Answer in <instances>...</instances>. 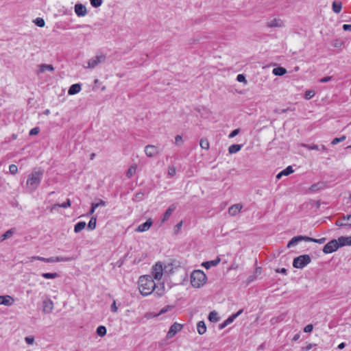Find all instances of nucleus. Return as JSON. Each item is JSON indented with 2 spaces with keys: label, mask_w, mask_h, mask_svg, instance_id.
<instances>
[{
  "label": "nucleus",
  "mask_w": 351,
  "mask_h": 351,
  "mask_svg": "<svg viewBox=\"0 0 351 351\" xmlns=\"http://www.w3.org/2000/svg\"><path fill=\"white\" fill-rule=\"evenodd\" d=\"M315 346V344L309 343L306 347L302 348V349L303 350H309L312 349Z\"/></svg>",
  "instance_id": "680f3d73"
},
{
  "label": "nucleus",
  "mask_w": 351,
  "mask_h": 351,
  "mask_svg": "<svg viewBox=\"0 0 351 351\" xmlns=\"http://www.w3.org/2000/svg\"><path fill=\"white\" fill-rule=\"evenodd\" d=\"M97 334L99 337H104L106 334V328L104 326H100L97 328Z\"/></svg>",
  "instance_id": "e433bc0d"
},
{
  "label": "nucleus",
  "mask_w": 351,
  "mask_h": 351,
  "mask_svg": "<svg viewBox=\"0 0 351 351\" xmlns=\"http://www.w3.org/2000/svg\"><path fill=\"white\" fill-rule=\"evenodd\" d=\"M239 132V129H236V130H234L233 131L231 132V133L229 134V138H233L236 135H237Z\"/></svg>",
  "instance_id": "13d9d810"
},
{
  "label": "nucleus",
  "mask_w": 351,
  "mask_h": 351,
  "mask_svg": "<svg viewBox=\"0 0 351 351\" xmlns=\"http://www.w3.org/2000/svg\"><path fill=\"white\" fill-rule=\"evenodd\" d=\"M338 239L341 247L345 245H351V236L340 237Z\"/></svg>",
  "instance_id": "4be33fe9"
},
{
  "label": "nucleus",
  "mask_w": 351,
  "mask_h": 351,
  "mask_svg": "<svg viewBox=\"0 0 351 351\" xmlns=\"http://www.w3.org/2000/svg\"><path fill=\"white\" fill-rule=\"evenodd\" d=\"M10 173L12 175H15L18 172V167L15 165H10L9 167Z\"/></svg>",
  "instance_id": "a19ab883"
},
{
  "label": "nucleus",
  "mask_w": 351,
  "mask_h": 351,
  "mask_svg": "<svg viewBox=\"0 0 351 351\" xmlns=\"http://www.w3.org/2000/svg\"><path fill=\"white\" fill-rule=\"evenodd\" d=\"M342 45H343V42L338 39H336V40H333V42H332V45L335 47H340L342 46Z\"/></svg>",
  "instance_id": "3c124183"
},
{
  "label": "nucleus",
  "mask_w": 351,
  "mask_h": 351,
  "mask_svg": "<svg viewBox=\"0 0 351 351\" xmlns=\"http://www.w3.org/2000/svg\"><path fill=\"white\" fill-rule=\"evenodd\" d=\"M332 10L335 13H339L341 10V8H342V4L341 2H337V1H334L332 3Z\"/></svg>",
  "instance_id": "c85d7f7f"
},
{
  "label": "nucleus",
  "mask_w": 351,
  "mask_h": 351,
  "mask_svg": "<svg viewBox=\"0 0 351 351\" xmlns=\"http://www.w3.org/2000/svg\"><path fill=\"white\" fill-rule=\"evenodd\" d=\"M206 280V275L202 270H195L191 274V284L194 288H200Z\"/></svg>",
  "instance_id": "7ed1b4c3"
},
{
  "label": "nucleus",
  "mask_w": 351,
  "mask_h": 351,
  "mask_svg": "<svg viewBox=\"0 0 351 351\" xmlns=\"http://www.w3.org/2000/svg\"><path fill=\"white\" fill-rule=\"evenodd\" d=\"M315 95V92L313 90H307L305 93V99H310Z\"/></svg>",
  "instance_id": "de8ad7c7"
},
{
  "label": "nucleus",
  "mask_w": 351,
  "mask_h": 351,
  "mask_svg": "<svg viewBox=\"0 0 351 351\" xmlns=\"http://www.w3.org/2000/svg\"><path fill=\"white\" fill-rule=\"evenodd\" d=\"M241 145L238 144H234L229 147L228 152L230 154H234L240 151Z\"/></svg>",
  "instance_id": "c756f323"
},
{
  "label": "nucleus",
  "mask_w": 351,
  "mask_h": 351,
  "mask_svg": "<svg viewBox=\"0 0 351 351\" xmlns=\"http://www.w3.org/2000/svg\"><path fill=\"white\" fill-rule=\"evenodd\" d=\"M243 206L241 204H236L228 208V214L231 216H236L242 209Z\"/></svg>",
  "instance_id": "dca6fc26"
},
{
  "label": "nucleus",
  "mask_w": 351,
  "mask_h": 351,
  "mask_svg": "<svg viewBox=\"0 0 351 351\" xmlns=\"http://www.w3.org/2000/svg\"><path fill=\"white\" fill-rule=\"evenodd\" d=\"M53 309V302L49 298L46 299L43 302V311L45 313H50Z\"/></svg>",
  "instance_id": "4468645a"
},
{
  "label": "nucleus",
  "mask_w": 351,
  "mask_h": 351,
  "mask_svg": "<svg viewBox=\"0 0 351 351\" xmlns=\"http://www.w3.org/2000/svg\"><path fill=\"white\" fill-rule=\"evenodd\" d=\"M303 147L307 148L309 150H319V146L317 145H302Z\"/></svg>",
  "instance_id": "ea45409f"
},
{
  "label": "nucleus",
  "mask_w": 351,
  "mask_h": 351,
  "mask_svg": "<svg viewBox=\"0 0 351 351\" xmlns=\"http://www.w3.org/2000/svg\"><path fill=\"white\" fill-rule=\"evenodd\" d=\"M136 165H133L131 167H130V168L128 169V170L126 172V176L128 177V178H132L136 173Z\"/></svg>",
  "instance_id": "7c9ffc66"
},
{
  "label": "nucleus",
  "mask_w": 351,
  "mask_h": 351,
  "mask_svg": "<svg viewBox=\"0 0 351 351\" xmlns=\"http://www.w3.org/2000/svg\"><path fill=\"white\" fill-rule=\"evenodd\" d=\"M25 341L29 344V345H32L34 343V337L33 336H28V337H26L25 338Z\"/></svg>",
  "instance_id": "a18cd8bd"
},
{
  "label": "nucleus",
  "mask_w": 351,
  "mask_h": 351,
  "mask_svg": "<svg viewBox=\"0 0 351 351\" xmlns=\"http://www.w3.org/2000/svg\"><path fill=\"white\" fill-rule=\"evenodd\" d=\"M86 226V223L84 221H80L75 225L74 231L75 233H78L82 231Z\"/></svg>",
  "instance_id": "2f4dec72"
},
{
  "label": "nucleus",
  "mask_w": 351,
  "mask_h": 351,
  "mask_svg": "<svg viewBox=\"0 0 351 351\" xmlns=\"http://www.w3.org/2000/svg\"><path fill=\"white\" fill-rule=\"evenodd\" d=\"M309 239L310 240H307V241H312V242L317 243H319V244L324 243L326 241V238H322V239H313V238L309 237Z\"/></svg>",
  "instance_id": "c03bdc74"
},
{
  "label": "nucleus",
  "mask_w": 351,
  "mask_h": 351,
  "mask_svg": "<svg viewBox=\"0 0 351 351\" xmlns=\"http://www.w3.org/2000/svg\"><path fill=\"white\" fill-rule=\"evenodd\" d=\"M293 172V169L291 166L287 167L285 169L280 171L277 176V179H280L283 176H289Z\"/></svg>",
  "instance_id": "5701e85b"
},
{
  "label": "nucleus",
  "mask_w": 351,
  "mask_h": 351,
  "mask_svg": "<svg viewBox=\"0 0 351 351\" xmlns=\"http://www.w3.org/2000/svg\"><path fill=\"white\" fill-rule=\"evenodd\" d=\"M340 247L339 239H333L326 244L323 248V252L325 254H330L337 250Z\"/></svg>",
  "instance_id": "423d86ee"
},
{
  "label": "nucleus",
  "mask_w": 351,
  "mask_h": 351,
  "mask_svg": "<svg viewBox=\"0 0 351 351\" xmlns=\"http://www.w3.org/2000/svg\"><path fill=\"white\" fill-rule=\"evenodd\" d=\"M152 220L151 219H147L145 223L139 225L136 229L137 232H143L148 230L152 225Z\"/></svg>",
  "instance_id": "f3484780"
},
{
  "label": "nucleus",
  "mask_w": 351,
  "mask_h": 351,
  "mask_svg": "<svg viewBox=\"0 0 351 351\" xmlns=\"http://www.w3.org/2000/svg\"><path fill=\"white\" fill-rule=\"evenodd\" d=\"M58 208H60V204H55L51 207L50 210L51 212H53V210H56Z\"/></svg>",
  "instance_id": "69168bd1"
},
{
  "label": "nucleus",
  "mask_w": 351,
  "mask_h": 351,
  "mask_svg": "<svg viewBox=\"0 0 351 351\" xmlns=\"http://www.w3.org/2000/svg\"><path fill=\"white\" fill-rule=\"evenodd\" d=\"M267 27L270 28H280L285 26L284 21L279 18H275L267 22Z\"/></svg>",
  "instance_id": "6e6552de"
},
{
  "label": "nucleus",
  "mask_w": 351,
  "mask_h": 351,
  "mask_svg": "<svg viewBox=\"0 0 351 351\" xmlns=\"http://www.w3.org/2000/svg\"><path fill=\"white\" fill-rule=\"evenodd\" d=\"M145 152L147 156L154 157L159 154V150L156 146L148 145L145 147Z\"/></svg>",
  "instance_id": "1a4fd4ad"
},
{
  "label": "nucleus",
  "mask_w": 351,
  "mask_h": 351,
  "mask_svg": "<svg viewBox=\"0 0 351 351\" xmlns=\"http://www.w3.org/2000/svg\"><path fill=\"white\" fill-rule=\"evenodd\" d=\"M307 240H310L308 237L306 236H297L293 237L288 243L287 247H291L293 246L296 245L299 242L304 241H307Z\"/></svg>",
  "instance_id": "f8f14e48"
},
{
  "label": "nucleus",
  "mask_w": 351,
  "mask_h": 351,
  "mask_svg": "<svg viewBox=\"0 0 351 351\" xmlns=\"http://www.w3.org/2000/svg\"><path fill=\"white\" fill-rule=\"evenodd\" d=\"M227 324L226 323V322L224 321L222 324H221L219 326V329H223L226 326H227Z\"/></svg>",
  "instance_id": "774afa93"
},
{
  "label": "nucleus",
  "mask_w": 351,
  "mask_h": 351,
  "mask_svg": "<svg viewBox=\"0 0 351 351\" xmlns=\"http://www.w3.org/2000/svg\"><path fill=\"white\" fill-rule=\"evenodd\" d=\"M44 171L40 168L34 169L28 176L26 181V188L32 193L39 186L43 177Z\"/></svg>",
  "instance_id": "f03ea898"
},
{
  "label": "nucleus",
  "mask_w": 351,
  "mask_h": 351,
  "mask_svg": "<svg viewBox=\"0 0 351 351\" xmlns=\"http://www.w3.org/2000/svg\"><path fill=\"white\" fill-rule=\"evenodd\" d=\"M331 79H332L331 76H328V77H325L320 79L319 82L321 83H325V82H328L330 81Z\"/></svg>",
  "instance_id": "bf43d9fd"
},
{
  "label": "nucleus",
  "mask_w": 351,
  "mask_h": 351,
  "mask_svg": "<svg viewBox=\"0 0 351 351\" xmlns=\"http://www.w3.org/2000/svg\"><path fill=\"white\" fill-rule=\"evenodd\" d=\"M90 4L94 8L99 7L102 3V0H90Z\"/></svg>",
  "instance_id": "79ce46f5"
},
{
  "label": "nucleus",
  "mask_w": 351,
  "mask_h": 351,
  "mask_svg": "<svg viewBox=\"0 0 351 351\" xmlns=\"http://www.w3.org/2000/svg\"><path fill=\"white\" fill-rule=\"evenodd\" d=\"M71 204V200L69 199H67L66 202H64L62 204H60V208H66L70 207Z\"/></svg>",
  "instance_id": "8fccbe9b"
},
{
  "label": "nucleus",
  "mask_w": 351,
  "mask_h": 351,
  "mask_svg": "<svg viewBox=\"0 0 351 351\" xmlns=\"http://www.w3.org/2000/svg\"><path fill=\"white\" fill-rule=\"evenodd\" d=\"M199 145L202 149H209V142L206 138H202L199 141Z\"/></svg>",
  "instance_id": "c9c22d12"
},
{
  "label": "nucleus",
  "mask_w": 351,
  "mask_h": 351,
  "mask_svg": "<svg viewBox=\"0 0 351 351\" xmlns=\"http://www.w3.org/2000/svg\"><path fill=\"white\" fill-rule=\"evenodd\" d=\"M208 319L211 322H214V323H216L217 322H219V317L218 316V314L217 312L215 311H212L209 313V315H208Z\"/></svg>",
  "instance_id": "bb28decb"
},
{
  "label": "nucleus",
  "mask_w": 351,
  "mask_h": 351,
  "mask_svg": "<svg viewBox=\"0 0 351 351\" xmlns=\"http://www.w3.org/2000/svg\"><path fill=\"white\" fill-rule=\"evenodd\" d=\"M309 190L311 191H315L319 190L318 184H313L310 188Z\"/></svg>",
  "instance_id": "0e129e2a"
},
{
  "label": "nucleus",
  "mask_w": 351,
  "mask_h": 351,
  "mask_svg": "<svg viewBox=\"0 0 351 351\" xmlns=\"http://www.w3.org/2000/svg\"><path fill=\"white\" fill-rule=\"evenodd\" d=\"M311 261V259L309 255H301L294 258L293 266L295 268L302 269L310 263Z\"/></svg>",
  "instance_id": "39448f33"
},
{
  "label": "nucleus",
  "mask_w": 351,
  "mask_h": 351,
  "mask_svg": "<svg viewBox=\"0 0 351 351\" xmlns=\"http://www.w3.org/2000/svg\"><path fill=\"white\" fill-rule=\"evenodd\" d=\"M97 208V205H93V204H91V208L90 210V212H89V214L90 215H93L95 210V209Z\"/></svg>",
  "instance_id": "338daca9"
},
{
  "label": "nucleus",
  "mask_w": 351,
  "mask_h": 351,
  "mask_svg": "<svg viewBox=\"0 0 351 351\" xmlns=\"http://www.w3.org/2000/svg\"><path fill=\"white\" fill-rule=\"evenodd\" d=\"M110 310L113 313H116L118 311V307L117 306L116 302L114 300L111 304Z\"/></svg>",
  "instance_id": "6e6d98bb"
},
{
  "label": "nucleus",
  "mask_w": 351,
  "mask_h": 351,
  "mask_svg": "<svg viewBox=\"0 0 351 351\" xmlns=\"http://www.w3.org/2000/svg\"><path fill=\"white\" fill-rule=\"evenodd\" d=\"M343 29L345 31H350V32H351V25L344 24L343 25Z\"/></svg>",
  "instance_id": "e2e57ef3"
},
{
  "label": "nucleus",
  "mask_w": 351,
  "mask_h": 351,
  "mask_svg": "<svg viewBox=\"0 0 351 351\" xmlns=\"http://www.w3.org/2000/svg\"><path fill=\"white\" fill-rule=\"evenodd\" d=\"M176 205L175 204L171 205L165 213L162 221H165L166 220H167L172 214V213L176 210Z\"/></svg>",
  "instance_id": "412c9836"
},
{
  "label": "nucleus",
  "mask_w": 351,
  "mask_h": 351,
  "mask_svg": "<svg viewBox=\"0 0 351 351\" xmlns=\"http://www.w3.org/2000/svg\"><path fill=\"white\" fill-rule=\"evenodd\" d=\"M221 261L220 258H217L215 260L206 261L202 263V266L204 267L206 269H209L211 267L217 266Z\"/></svg>",
  "instance_id": "6ab92c4d"
},
{
  "label": "nucleus",
  "mask_w": 351,
  "mask_h": 351,
  "mask_svg": "<svg viewBox=\"0 0 351 351\" xmlns=\"http://www.w3.org/2000/svg\"><path fill=\"white\" fill-rule=\"evenodd\" d=\"M182 326L178 323H174L169 328L167 337L170 339L172 338L177 332L181 330Z\"/></svg>",
  "instance_id": "9b49d317"
},
{
  "label": "nucleus",
  "mask_w": 351,
  "mask_h": 351,
  "mask_svg": "<svg viewBox=\"0 0 351 351\" xmlns=\"http://www.w3.org/2000/svg\"><path fill=\"white\" fill-rule=\"evenodd\" d=\"M53 71L54 67L51 64H42L39 65L38 73H44L45 71Z\"/></svg>",
  "instance_id": "b1692460"
},
{
  "label": "nucleus",
  "mask_w": 351,
  "mask_h": 351,
  "mask_svg": "<svg viewBox=\"0 0 351 351\" xmlns=\"http://www.w3.org/2000/svg\"><path fill=\"white\" fill-rule=\"evenodd\" d=\"M313 326L312 324H308L304 328V332H311L313 330Z\"/></svg>",
  "instance_id": "5fc2aeb1"
},
{
  "label": "nucleus",
  "mask_w": 351,
  "mask_h": 351,
  "mask_svg": "<svg viewBox=\"0 0 351 351\" xmlns=\"http://www.w3.org/2000/svg\"><path fill=\"white\" fill-rule=\"evenodd\" d=\"M144 196V193H142V192H139V193H137L136 195H135V198L137 199V200H141L143 199Z\"/></svg>",
  "instance_id": "052dcab7"
},
{
  "label": "nucleus",
  "mask_w": 351,
  "mask_h": 351,
  "mask_svg": "<svg viewBox=\"0 0 351 351\" xmlns=\"http://www.w3.org/2000/svg\"><path fill=\"white\" fill-rule=\"evenodd\" d=\"M335 224L338 226H350L351 215H343L341 219H339L336 221Z\"/></svg>",
  "instance_id": "9d476101"
},
{
  "label": "nucleus",
  "mask_w": 351,
  "mask_h": 351,
  "mask_svg": "<svg viewBox=\"0 0 351 351\" xmlns=\"http://www.w3.org/2000/svg\"><path fill=\"white\" fill-rule=\"evenodd\" d=\"M31 259L32 260H38V261H40L47 263V258H44V257H41V256H32L31 258Z\"/></svg>",
  "instance_id": "864d4df0"
},
{
  "label": "nucleus",
  "mask_w": 351,
  "mask_h": 351,
  "mask_svg": "<svg viewBox=\"0 0 351 351\" xmlns=\"http://www.w3.org/2000/svg\"><path fill=\"white\" fill-rule=\"evenodd\" d=\"M73 260V258L70 257H62V256H56V257H50L47 258V263H54V262H67Z\"/></svg>",
  "instance_id": "a211bd4d"
},
{
  "label": "nucleus",
  "mask_w": 351,
  "mask_h": 351,
  "mask_svg": "<svg viewBox=\"0 0 351 351\" xmlns=\"http://www.w3.org/2000/svg\"><path fill=\"white\" fill-rule=\"evenodd\" d=\"M176 173V169L174 166H169L168 167L167 175L169 178L173 177Z\"/></svg>",
  "instance_id": "4c0bfd02"
},
{
  "label": "nucleus",
  "mask_w": 351,
  "mask_h": 351,
  "mask_svg": "<svg viewBox=\"0 0 351 351\" xmlns=\"http://www.w3.org/2000/svg\"><path fill=\"white\" fill-rule=\"evenodd\" d=\"M92 204L93 205H97V208H98L99 206H106V202L102 199H99V201L97 203H92Z\"/></svg>",
  "instance_id": "603ef678"
},
{
  "label": "nucleus",
  "mask_w": 351,
  "mask_h": 351,
  "mask_svg": "<svg viewBox=\"0 0 351 351\" xmlns=\"http://www.w3.org/2000/svg\"><path fill=\"white\" fill-rule=\"evenodd\" d=\"M41 276L45 279H54L59 276V274L56 272L54 273H43Z\"/></svg>",
  "instance_id": "473e14b6"
},
{
  "label": "nucleus",
  "mask_w": 351,
  "mask_h": 351,
  "mask_svg": "<svg viewBox=\"0 0 351 351\" xmlns=\"http://www.w3.org/2000/svg\"><path fill=\"white\" fill-rule=\"evenodd\" d=\"M346 138V136H341L339 138H335L331 141V144L333 145H337V143L343 142V141H345Z\"/></svg>",
  "instance_id": "58836bf2"
},
{
  "label": "nucleus",
  "mask_w": 351,
  "mask_h": 351,
  "mask_svg": "<svg viewBox=\"0 0 351 351\" xmlns=\"http://www.w3.org/2000/svg\"><path fill=\"white\" fill-rule=\"evenodd\" d=\"M197 332L199 335H204L206 332V326L203 321H199L197 325Z\"/></svg>",
  "instance_id": "393cba45"
},
{
  "label": "nucleus",
  "mask_w": 351,
  "mask_h": 351,
  "mask_svg": "<svg viewBox=\"0 0 351 351\" xmlns=\"http://www.w3.org/2000/svg\"><path fill=\"white\" fill-rule=\"evenodd\" d=\"M34 23L35 24L38 26V27H43L45 26V21L41 19V18H37L35 21H34Z\"/></svg>",
  "instance_id": "37998d69"
},
{
  "label": "nucleus",
  "mask_w": 351,
  "mask_h": 351,
  "mask_svg": "<svg viewBox=\"0 0 351 351\" xmlns=\"http://www.w3.org/2000/svg\"><path fill=\"white\" fill-rule=\"evenodd\" d=\"M14 232V229H10L1 236V241L10 238Z\"/></svg>",
  "instance_id": "72a5a7b5"
},
{
  "label": "nucleus",
  "mask_w": 351,
  "mask_h": 351,
  "mask_svg": "<svg viewBox=\"0 0 351 351\" xmlns=\"http://www.w3.org/2000/svg\"><path fill=\"white\" fill-rule=\"evenodd\" d=\"M97 219L95 217H92L88 223V228L93 230L95 229Z\"/></svg>",
  "instance_id": "f704fd0d"
},
{
  "label": "nucleus",
  "mask_w": 351,
  "mask_h": 351,
  "mask_svg": "<svg viewBox=\"0 0 351 351\" xmlns=\"http://www.w3.org/2000/svg\"><path fill=\"white\" fill-rule=\"evenodd\" d=\"M243 312V310H239L237 313L235 314H233L231 316H230L226 320H225L226 323L227 324V325H229L230 324H231L232 322H233V321L239 315L242 313Z\"/></svg>",
  "instance_id": "cd10ccee"
},
{
  "label": "nucleus",
  "mask_w": 351,
  "mask_h": 351,
  "mask_svg": "<svg viewBox=\"0 0 351 351\" xmlns=\"http://www.w3.org/2000/svg\"><path fill=\"white\" fill-rule=\"evenodd\" d=\"M273 73L277 76H282L287 73V70L283 67H277L273 69Z\"/></svg>",
  "instance_id": "a878e982"
},
{
  "label": "nucleus",
  "mask_w": 351,
  "mask_h": 351,
  "mask_svg": "<svg viewBox=\"0 0 351 351\" xmlns=\"http://www.w3.org/2000/svg\"><path fill=\"white\" fill-rule=\"evenodd\" d=\"M171 267L170 265H163L160 262L156 263L152 269V277L156 280H160L163 274L167 271V269Z\"/></svg>",
  "instance_id": "20e7f679"
},
{
  "label": "nucleus",
  "mask_w": 351,
  "mask_h": 351,
  "mask_svg": "<svg viewBox=\"0 0 351 351\" xmlns=\"http://www.w3.org/2000/svg\"><path fill=\"white\" fill-rule=\"evenodd\" d=\"M105 60H106V56L104 55H102V54L97 55V56L90 58L87 62L88 65L86 66H84V68L94 69L99 64L104 62Z\"/></svg>",
  "instance_id": "0eeeda50"
},
{
  "label": "nucleus",
  "mask_w": 351,
  "mask_h": 351,
  "mask_svg": "<svg viewBox=\"0 0 351 351\" xmlns=\"http://www.w3.org/2000/svg\"><path fill=\"white\" fill-rule=\"evenodd\" d=\"M160 285L158 286L149 275L141 276L138 280L139 290L143 295H148L156 290V294L161 296L165 293V287L163 284Z\"/></svg>",
  "instance_id": "f257e3e1"
},
{
  "label": "nucleus",
  "mask_w": 351,
  "mask_h": 351,
  "mask_svg": "<svg viewBox=\"0 0 351 351\" xmlns=\"http://www.w3.org/2000/svg\"><path fill=\"white\" fill-rule=\"evenodd\" d=\"M81 90V86L80 84H74L71 86L68 90V94L70 95H73L80 93Z\"/></svg>",
  "instance_id": "aec40b11"
},
{
  "label": "nucleus",
  "mask_w": 351,
  "mask_h": 351,
  "mask_svg": "<svg viewBox=\"0 0 351 351\" xmlns=\"http://www.w3.org/2000/svg\"><path fill=\"white\" fill-rule=\"evenodd\" d=\"M40 130L38 128H34L29 132V135H36L38 134Z\"/></svg>",
  "instance_id": "4d7b16f0"
},
{
  "label": "nucleus",
  "mask_w": 351,
  "mask_h": 351,
  "mask_svg": "<svg viewBox=\"0 0 351 351\" xmlns=\"http://www.w3.org/2000/svg\"><path fill=\"white\" fill-rule=\"evenodd\" d=\"M175 143L178 145H182L183 144L182 137L180 135H177L175 138Z\"/></svg>",
  "instance_id": "49530a36"
},
{
  "label": "nucleus",
  "mask_w": 351,
  "mask_h": 351,
  "mask_svg": "<svg viewBox=\"0 0 351 351\" xmlns=\"http://www.w3.org/2000/svg\"><path fill=\"white\" fill-rule=\"evenodd\" d=\"M75 13L77 16H84L87 14V10L84 5L82 3H77L75 5Z\"/></svg>",
  "instance_id": "2eb2a0df"
},
{
  "label": "nucleus",
  "mask_w": 351,
  "mask_h": 351,
  "mask_svg": "<svg viewBox=\"0 0 351 351\" xmlns=\"http://www.w3.org/2000/svg\"><path fill=\"white\" fill-rule=\"evenodd\" d=\"M14 303V299L9 295H0V304L10 306Z\"/></svg>",
  "instance_id": "ddd939ff"
},
{
  "label": "nucleus",
  "mask_w": 351,
  "mask_h": 351,
  "mask_svg": "<svg viewBox=\"0 0 351 351\" xmlns=\"http://www.w3.org/2000/svg\"><path fill=\"white\" fill-rule=\"evenodd\" d=\"M237 80L239 82H243L244 84H247L245 77L243 74H239L237 77Z\"/></svg>",
  "instance_id": "09e8293b"
}]
</instances>
